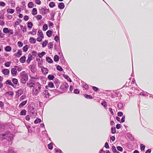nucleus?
<instances>
[{
	"mask_svg": "<svg viewBox=\"0 0 153 153\" xmlns=\"http://www.w3.org/2000/svg\"><path fill=\"white\" fill-rule=\"evenodd\" d=\"M48 43V41L47 40H45L43 42L42 45V47L43 48L45 47Z\"/></svg>",
	"mask_w": 153,
	"mask_h": 153,
	"instance_id": "43",
	"label": "nucleus"
},
{
	"mask_svg": "<svg viewBox=\"0 0 153 153\" xmlns=\"http://www.w3.org/2000/svg\"><path fill=\"white\" fill-rule=\"evenodd\" d=\"M6 137V133L1 134L0 135V140H2L4 139H5Z\"/></svg>",
	"mask_w": 153,
	"mask_h": 153,
	"instance_id": "16",
	"label": "nucleus"
},
{
	"mask_svg": "<svg viewBox=\"0 0 153 153\" xmlns=\"http://www.w3.org/2000/svg\"><path fill=\"white\" fill-rule=\"evenodd\" d=\"M63 76L64 78L67 79L70 82H72L71 80L68 76L64 74L63 75Z\"/></svg>",
	"mask_w": 153,
	"mask_h": 153,
	"instance_id": "30",
	"label": "nucleus"
},
{
	"mask_svg": "<svg viewBox=\"0 0 153 153\" xmlns=\"http://www.w3.org/2000/svg\"><path fill=\"white\" fill-rule=\"evenodd\" d=\"M4 50L7 52H10L11 50V48L10 46H7L5 48Z\"/></svg>",
	"mask_w": 153,
	"mask_h": 153,
	"instance_id": "20",
	"label": "nucleus"
},
{
	"mask_svg": "<svg viewBox=\"0 0 153 153\" xmlns=\"http://www.w3.org/2000/svg\"><path fill=\"white\" fill-rule=\"evenodd\" d=\"M22 51L21 50H18L17 52L15 53L14 55L17 56L18 57H20L22 55Z\"/></svg>",
	"mask_w": 153,
	"mask_h": 153,
	"instance_id": "10",
	"label": "nucleus"
},
{
	"mask_svg": "<svg viewBox=\"0 0 153 153\" xmlns=\"http://www.w3.org/2000/svg\"><path fill=\"white\" fill-rule=\"evenodd\" d=\"M69 85L67 83L64 82L60 86V88L63 91H67Z\"/></svg>",
	"mask_w": 153,
	"mask_h": 153,
	"instance_id": "6",
	"label": "nucleus"
},
{
	"mask_svg": "<svg viewBox=\"0 0 153 153\" xmlns=\"http://www.w3.org/2000/svg\"><path fill=\"white\" fill-rule=\"evenodd\" d=\"M11 74L13 76H15L17 74V71L14 67L11 69Z\"/></svg>",
	"mask_w": 153,
	"mask_h": 153,
	"instance_id": "8",
	"label": "nucleus"
},
{
	"mask_svg": "<svg viewBox=\"0 0 153 153\" xmlns=\"http://www.w3.org/2000/svg\"><path fill=\"white\" fill-rule=\"evenodd\" d=\"M37 10L36 8H33V9L32 13L33 15H35L37 14Z\"/></svg>",
	"mask_w": 153,
	"mask_h": 153,
	"instance_id": "27",
	"label": "nucleus"
},
{
	"mask_svg": "<svg viewBox=\"0 0 153 153\" xmlns=\"http://www.w3.org/2000/svg\"><path fill=\"white\" fill-rule=\"evenodd\" d=\"M14 152L13 149L11 148H9L8 150L7 153H14Z\"/></svg>",
	"mask_w": 153,
	"mask_h": 153,
	"instance_id": "50",
	"label": "nucleus"
},
{
	"mask_svg": "<svg viewBox=\"0 0 153 153\" xmlns=\"http://www.w3.org/2000/svg\"><path fill=\"white\" fill-rule=\"evenodd\" d=\"M36 60L38 62V66L39 67H41L42 63V59H41L40 58H37Z\"/></svg>",
	"mask_w": 153,
	"mask_h": 153,
	"instance_id": "13",
	"label": "nucleus"
},
{
	"mask_svg": "<svg viewBox=\"0 0 153 153\" xmlns=\"http://www.w3.org/2000/svg\"><path fill=\"white\" fill-rule=\"evenodd\" d=\"M19 77L23 84L25 83L28 80V76L25 71H22L20 73Z\"/></svg>",
	"mask_w": 153,
	"mask_h": 153,
	"instance_id": "2",
	"label": "nucleus"
},
{
	"mask_svg": "<svg viewBox=\"0 0 153 153\" xmlns=\"http://www.w3.org/2000/svg\"><path fill=\"white\" fill-rule=\"evenodd\" d=\"M10 62H7L5 64V65L7 67H9L10 66Z\"/></svg>",
	"mask_w": 153,
	"mask_h": 153,
	"instance_id": "60",
	"label": "nucleus"
},
{
	"mask_svg": "<svg viewBox=\"0 0 153 153\" xmlns=\"http://www.w3.org/2000/svg\"><path fill=\"white\" fill-rule=\"evenodd\" d=\"M14 68H15L16 71H20L22 70V68L19 67L15 66Z\"/></svg>",
	"mask_w": 153,
	"mask_h": 153,
	"instance_id": "39",
	"label": "nucleus"
},
{
	"mask_svg": "<svg viewBox=\"0 0 153 153\" xmlns=\"http://www.w3.org/2000/svg\"><path fill=\"white\" fill-rule=\"evenodd\" d=\"M28 7L29 8H32L34 7L33 3L32 2H30L28 4Z\"/></svg>",
	"mask_w": 153,
	"mask_h": 153,
	"instance_id": "29",
	"label": "nucleus"
},
{
	"mask_svg": "<svg viewBox=\"0 0 153 153\" xmlns=\"http://www.w3.org/2000/svg\"><path fill=\"white\" fill-rule=\"evenodd\" d=\"M26 57L25 56H22L20 59L19 61L22 63L25 62L26 60Z\"/></svg>",
	"mask_w": 153,
	"mask_h": 153,
	"instance_id": "12",
	"label": "nucleus"
},
{
	"mask_svg": "<svg viewBox=\"0 0 153 153\" xmlns=\"http://www.w3.org/2000/svg\"><path fill=\"white\" fill-rule=\"evenodd\" d=\"M35 3L38 5H40L41 4V2L40 0H35Z\"/></svg>",
	"mask_w": 153,
	"mask_h": 153,
	"instance_id": "63",
	"label": "nucleus"
},
{
	"mask_svg": "<svg viewBox=\"0 0 153 153\" xmlns=\"http://www.w3.org/2000/svg\"><path fill=\"white\" fill-rule=\"evenodd\" d=\"M38 35L39 36L41 37H42V38H44L43 34L42 31L41 30H39L38 31Z\"/></svg>",
	"mask_w": 153,
	"mask_h": 153,
	"instance_id": "24",
	"label": "nucleus"
},
{
	"mask_svg": "<svg viewBox=\"0 0 153 153\" xmlns=\"http://www.w3.org/2000/svg\"><path fill=\"white\" fill-rule=\"evenodd\" d=\"M118 107L120 109H121L123 107V104L122 103H120L118 104Z\"/></svg>",
	"mask_w": 153,
	"mask_h": 153,
	"instance_id": "41",
	"label": "nucleus"
},
{
	"mask_svg": "<svg viewBox=\"0 0 153 153\" xmlns=\"http://www.w3.org/2000/svg\"><path fill=\"white\" fill-rule=\"evenodd\" d=\"M2 73L4 75H8L10 73L9 70L7 69H4L2 70Z\"/></svg>",
	"mask_w": 153,
	"mask_h": 153,
	"instance_id": "9",
	"label": "nucleus"
},
{
	"mask_svg": "<svg viewBox=\"0 0 153 153\" xmlns=\"http://www.w3.org/2000/svg\"><path fill=\"white\" fill-rule=\"evenodd\" d=\"M41 121V120L40 119H37L34 121V123L35 124H37L39 123H40Z\"/></svg>",
	"mask_w": 153,
	"mask_h": 153,
	"instance_id": "49",
	"label": "nucleus"
},
{
	"mask_svg": "<svg viewBox=\"0 0 153 153\" xmlns=\"http://www.w3.org/2000/svg\"><path fill=\"white\" fill-rule=\"evenodd\" d=\"M17 44H18V46L20 48H21L23 46V43L21 42H20V41L18 42Z\"/></svg>",
	"mask_w": 153,
	"mask_h": 153,
	"instance_id": "52",
	"label": "nucleus"
},
{
	"mask_svg": "<svg viewBox=\"0 0 153 153\" xmlns=\"http://www.w3.org/2000/svg\"><path fill=\"white\" fill-rule=\"evenodd\" d=\"M22 22V20L20 19H19L18 21H16L15 23V24L13 25L14 27H16L17 25H19Z\"/></svg>",
	"mask_w": 153,
	"mask_h": 153,
	"instance_id": "14",
	"label": "nucleus"
},
{
	"mask_svg": "<svg viewBox=\"0 0 153 153\" xmlns=\"http://www.w3.org/2000/svg\"><path fill=\"white\" fill-rule=\"evenodd\" d=\"M49 10L47 9L45 7L42 8L40 11V13L43 15H45V14L48 13H49Z\"/></svg>",
	"mask_w": 153,
	"mask_h": 153,
	"instance_id": "4",
	"label": "nucleus"
},
{
	"mask_svg": "<svg viewBox=\"0 0 153 153\" xmlns=\"http://www.w3.org/2000/svg\"><path fill=\"white\" fill-rule=\"evenodd\" d=\"M33 88L34 89L32 91L33 94L35 96L37 95L40 92L41 85L39 82H37L34 84Z\"/></svg>",
	"mask_w": 153,
	"mask_h": 153,
	"instance_id": "1",
	"label": "nucleus"
},
{
	"mask_svg": "<svg viewBox=\"0 0 153 153\" xmlns=\"http://www.w3.org/2000/svg\"><path fill=\"white\" fill-rule=\"evenodd\" d=\"M56 69L58 70L59 71H62L63 70V69L59 65H58L57 66Z\"/></svg>",
	"mask_w": 153,
	"mask_h": 153,
	"instance_id": "47",
	"label": "nucleus"
},
{
	"mask_svg": "<svg viewBox=\"0 0 153 153\" xmlns=\"http://www.w3.org/2000/svg\"><path fill=\"white\" fill-rule=\"evenodd\" d=\"M36 41V40L33 38L31 37L29 39V42L31 43L34 44Z\"/></svg>",
	"mask_w": 153,
	"mask_h": 153,
	"instance_id": "19",
	"label": "nucleus"
},
{
	"mask_svg": "<svg viewBox=\"0 0 153 153\" xmlns=\"http://www.w3.org/2000/svg\"><path fill=\"white\" fill-rule=\"evenodd\" d=\"M140 146L141 150L142 151H144L145 147V146L143 144H141L140 145Z\"/></svg>",
	"mask_w": 153,
	"mask_h": 153,
	"instance_id": "48",
	"label": "nucleus"
},
{
	"mask_svg": "<svg viewBox=\"0 0 153 153\" xmlns=\"http://www.w3.org/2000/svg\"><path fill=\"white\" fill-rule=\"evenodd\" d=\"M34 58L33 57L31 53H29L28 56V58L27 60V62L28 64L30 63V61L33 59Z\"/></svg>",
	"mask_w": 153,
	"mask_h": 153,
	"instance_id": "7",
	"label": "nucleus"
},
{
	"mask_svg": "<svg viewBox=\"0 0 153 153\" xmlns=\"http://www.w3.org/2000/svg\"><path fill=\"white\" fill-rule=\"evenodd\" d=\"M12 81L13 83L15 85H16L18 82V80L16 78H13L12 79Z\"/></svg>",
	"mask_w": 153,
	"mask_h": 153,
	"instance_id": "37",
	"label": "nucleus"
},
{
	"mask_svg": "<svg viewBox=\"0 0 153 153\" xmlns=\"http://www.w3.org/2000/svg\"><path fill=\"white\" fill-rule=\"evenodd\" d=\"M61 62L62 64L65 65H66V62H65V59L63 58L61 60Z\"/></svg>",
	"mask_w": 153,
	"mask_h": 153,
	"instance_id": "64",
	"label": "nucleus"
},
{
	"mask_svg": "<svg viewBox=\"0 0 153 153\" xmlns=\"http://www.w3.org/2000/svg\"><path fill=\"white\" fill-rule=\"evenodd\" d=\"M28 48V46L26 45L23 47V51L24 52H26L27 51Z\"/></svg>",
	"mask_w": 153,
	"mask_h": 153,
	"instance_id": "32",
	"label": "nucleus"
},
{
	"mask_svg": "<svg viewBox=\"0 0 153 153\" xmlns=\"http://www.w3.org/2000/svg\"><path fill=\"white\" fill-rule=\"evenodd\" d=\"M112 151L114 153L115 152L117 151L115 147L114 146H113L112 147Z\"/></svg>",
	"mask_w": 153,
	"mask_h": 153,
	"instance_id": "54",
	"label": "nucleus"
},
{
	"mask_svg": "<svg viewBox=\"0 0 153 153\" xmlns=\"http://www.w3.org/2000/svg\"><path fill=\"white\" fill-rule=\"evenodd\" d=\"M54 40L57 42L58 41H59V36H56L54 38Z\"/></svg>",
	"mask_w": 153,
	"mask_h": 153,
	"instance_id": "53",
	"label": "nucleus"
},
{
	"mask_svg": "<svg viewBox=\"0 0 153 153\" xmlns=\"http://www.w3.org/2000/svg\"><path fill=\"white\" fill-rule=\"evenodd\" d=\"M3 32L5 33H8L10 32V30H9L6 27L4 28L3 29Z\"/></svg>",
	"mask_w": 153,
	"mask_h": 153,
	"instance_id": "26",
	"label": "nucleus"
},
{
	"mask_svg": "<svg viewBox=\"0 0 153 153\" xmlns=\"http://www.w3.org/2000/svg\"><path fill=\"white\" fill-rule=\"evenodd\" d=\"M46 60L47 62L49 63H52L53 62L52 60L49 57H46Z\"/></svg>",
	"mask_w": 153,
	"mask_h": 153,
	"instance_id": "25",
	"label": "nucleus"
},
{
	"mask_svg": "<svg viewBox=\"0 0 153 153\" xmlns=\"http://www.w3.org/2000/svg\"><path fill=\"white\" fill-rule=\"evenodd\" d=\"M48 86L50 88H52L53 87V84L52 82H50L48 84Z\"/></svg>",
	"mask_w": 153,
	"mask_h": 153,
	"instance_id": "62",
	"label": "nucleus"
},
{
	"mask_svg": "<svg viewBox=\"0 0 153 153\" xmlns=\"http://www.w3.org/2000/svg\"><path fill=\"white\" fill-rule=\"evenodd\" d=\"M65 7V5L62 2L59 3L58 5V8L60 9H63Z\"/></svg>",
	"mask_w": 153,
	"mask_h": 153,
	"instance_id": "11",
	"label": "nucleus"
},
{
	"mask_svg": "<svg viewBox=\"0 0 153 153\" xmlns=\"http://www.w3.org/2000/svg\"><path fill=\"white\" fill-rule=\"evenodd\" d=\"M54 61L55 62H57L59 60V57L58 55H55L54 56Z\"/></svg>",
	"mask_w": 153,
	"mask_h": 153,
	"instance_id": "45",
	"label": "nucleus"
},
{
	"mask_svg": "<svg viewBox=\"0 0 153 153\" xmlns=\"http://www.w3.org/2000/svg\"><path fill=\"white\" fill-rule=\"evenodd\" d=\"M84 97L85 98L87 99H92L93 98L91 96L88 94H85L84 95Z\"/></svg>",
	"mask_w": 153,
	"mask_h": 153,
	"instance_id": "36",
	"label": "nucleus"
},
{
	"mask_svg": "<svg viewBox=\"0 0 153 153\" xmlns=\"http://www.w3.org/2000/svg\"><path fill=\"white\" fill-rule=\"evenodd\" d=\"M48 29V26L46 24H45L43 26V30L45 31Z\"/></svg>",
	"mask_w": 153,
	"mask_h": 153,
	"instance_id": "42",
	"label": "nucleus"
},
{
	"mask_svg": "<svg viewBox=\"0 0 153 153\" xmlns=\"http://www.w3.org/2000/svg\"><path fill=\"white\" fill-rule=\"evenodd\" d=\"M49 6L51 8H53L55 6V4L53 2H50L49 4Z\"/></svg>",
	"mask_w": 153,
	"mask_h": 153,
	"instance_id": "34",
	"label": "nucleus"
},
{
	"mask_svg": "<svg viewBox=\"0 0 153 153\" xmlns=\"http://www.w3.org/2000/svg\"><path fill=\"white\" fill-rule=\"evenodd\" d=\"M111 133L112 134H114L116 133V128L115 127L111 128Z\"/></svg>",
	"mask_w": 153,
	"mask_h": 153,
	"instance_id": "55",
	"label": "nucleus"
},
{
	"mask_svg": "<svg viewBox=\"0 0 153 153\" xmlns=\"http://www.w3.org/2000/svg\"><path fill=\"white\" fill-rule=\"evenodd\" d=\"M42 16L40 15H38L37 16V19L38 20H40L42 19Z\"/></svg>",
	"mask_w": 153,
	"mask_h": 153,
	"instance_id": "58",
	"label": "nucleus"
},
{
	"mask_svg": "<svg viewBox=\"0 0 153 153\" xmlns=\"http://www.w3.org/2000/svg\"><path fill=\"white\" fill-rule=\"evenodd\" d=\"M48 149H52L53 148V143H51L48 145Z\"/></svg>",
	"mask_w": 153,
	"mask_h": 153,
	"instance_id": "44",
	"label": "nucleus"
},
{
	"mask_svg": "<svg viewBox=\"0 0 153 153\" xmlns=\"http://www.w3.org/2000/svg\"><path fill=\"white\" fill-rule=\"evenodd\" d=\"M34 84H33L32 81L30 82H27V85L29 86L31 88L34 87Z\"/></svg>",
	"mask_w": 153,
	"mask_h": 153,
	"instance_id": "15",
	"label": "nucleus"
},
{
	"mask_svg": "<svg viewBox=\"0 0 153 153\" xmlns=\"http://www.w3.org/2000/svg\"><path fill=\"white\" fill-rule=\"evenodd\" d=\"M23 90L22 89H20L18 91L16 92V94L19 96L21 95L23 93Z\"/></svg>",
	"mask_w": 153,
	"mask_h": 153,
	"instance_id": "31",
	"label": "nucleus"
},
{
	"mask_svg": "<svg viewBox=\"0 0 153 153\" xmlns=\"http://www.w3.org/2000/svg\"><path fill=\"white\" fill-rule=\"evenodd\" d=\"M5 94H8L9 95L11 96H13L14 94L13 91H8L5 93Z\"/></svg>",
	"mask_w": 153,
	"mask_h": 153,
	"instance_id": "61",
	"label": "nucleus"
},
{
	"mask_svg": "<svg viewBox=\"0 0 153 153\" xmlns=\"http://www.w3.org/2000/svg\"><path fill=\"white\" fill-rule=\"evenodd\" d=\"M83 87L85 89H87L88 88V85L86 83H84L83 85Z\"/></svg>",
	"mask_w": 153,
	"mask_h": 153,
	"instance_id": "56",
	"label": "nucleus"
},
{
	"mask_svg": "<svg viewBox=\"0 0 153 153\" xmlns=\"http://www.w3.org/2000/svg\"><path fill=\"white\" fill-rule=\"evenodd\" d=\"M117 149L120 152H122L123 150V148L120 146H118L117 147Z\"/></svg>",
	"mask_w": 153,
	"mask_h": 153,
	"instance_id": "59",
	"label": "nucleus"
},
{
	"mask_svg": "<svg viewBox=\"0 0 153 153\" xmlns=\"http://www.w3.org/2000/svg\"><path fill=\"white\" fill-rule=\"evenodd\" d=\"M52 32L51 30H48L46 32V35L48 37H50L52 35Z\"/></svg>",
	"mask_w": 153,
	"mask_h": 153,
	"instance_id": "22",
	"label": "nucleus"
},
{
	"mask_svg": "<svg viewBox=\"0 0 153 153\" xmlns=\"http://www.w3.org/2000/svg\"><path fill=\"white\" fill-rule=\"evenodd\" d=\"M31 34L33 35H36V29H33L32 31H31Z\"/></svg>",
	"mask_w": 153,
	"mask_h": 153,
	"instance_id": "57",
	"label": "nucleus"
},
{
	"mask_svg": "<svg viewBox=\"0 0 153 153\" xmlns=\"http://www.w3.org/2000/svg\"><path fill=\"white\" fill-rule=\"evenodd\" d=\"M14 12V10L12 9L9 8L7 10V12L8 13H13Z\"/></svg>",
	"mask_w": 153,
	"mask_h": 153,
	"instance_id": "33",
	"label": "nucleus"
},
{
	"mask_svg": "<svg viewBox=\"0 0 153 153\" xmlns=\"http://www.w3.org/2000/svg\"><path fill=\"white\" fill-rule=\"evenodd\" d=\"M20 27H21L22 30L23 32L26 31V28L25 26L23 27L22 25H21Z\"/></svg>",
	"mask_w": 153,
	"mask_h": 153,
	"instance_id": "46",
	"label": "nucleus"
},
{
	"mask_svg": "<svg viewBox=\"0 0 153 153\" xmlns=\"http://www.w3.org/2000/svg\"><path fill=\"white\" fill-rule=\"evenodd\" d=\"M33 24L32 22H29L27 24V27L28 28H31L33 27Z\"/></svg>",
	"mask_w": 153,
	"mask_h": 153,
	"instance_id": "38",
	"label": "nucleus"
},
{
	"mask_svg": "<svg viewBox=\"0 0 153 153\" xmlns=\"http://www.w3.org/2000/svg\"><path fill=\"white\" fill-rule=\"evenodd\" d=\"M101 105L103 106L105 108H106L107 107L106 102L105 101H104L101 103Z\"/></svg>",
	"mask_w": 153,
	"mask_h": 153,
	"instance_id": "51",
	"label": "nucleus"
},
{
	"mask_svg": "<svg viewBox=\"0 0 153 153\" xmlns=\"http://www.w3.org/2000/svg\"><path fill=\"white\" fill-rule=\"evenodd\" d=\"M42 96L45 98L48 99L50 96V94L48 90H45L42 93Z\"/></svg>",
	"mask_w": 153,
	"mask_h": 153,
	"instance_id": "3",
	"label": "nucleus"
},
{
	"mask_svg": "<svg viewBox=\"0 0 153 153\" xmlns=\"http://www.w3.org/2000/svg\"><path fill=\"white\" fill-rule=\"evenodd\" d=\"M46 54V53L44 51H42L41 53H38V55L39 57L41 58L44 55Z\"/></svg>",
	"mask_w": 153,
	"mask_h": 153,
	"instance_id": "23",
	"label": "nucleus"
},
{
	"mask_svg": "<svg viewBox=\"0 0 153 153\" xmlns=\"http://www.w3.org/2000/svg\"><path fill=\"white\" fill-rule=\"evenodd\" d=\"M5 83L7 85H10L13 87L14 86L13 84V83L11 82V80H7L5 82Z\"/></svg>",
	"mask_w": 153,
	"mask_h": 153,
	"instance_id": "18",
	"label": "nucleus"
},
{
	"mask_svg": "<svg viewBox=\"0 0 153 153\" xmlns=\"http://www.w3.org/2000/svg\"><path fill=\"white\" fill-rule=\"evenodd\" d=\"M54 78V76L53 75L50 74L48 76V78L50 80H53Z\"/></svg>",
	"mask_w": 153,
	"mask_h": 153,
	"instance_id": "28",
	"label": "nucleus"
},
{
	"mask_svg": "<svg viewBox=\"0 0 153 153\" xmlns=\"http://www.w3.org/2000/svg\"><path fill=\"white\" fill-rule=\"evenodd\" d=\"M42 71L43 74H47L48 73V70L47 68H43L42 69Z\"/></svg>",
	"mask_w": 153,
	"mask_h": 153,
	"instance_id": "17",
	"label": "nucleus"
},
{
	"mask_svg": "<svg viewBox=\"0 0 153 153\" xmlns=\"http://www.w3.org/2000/svg\"><path fill=\"white\" fill-rule=\"evenodd\" d=\"M27 102V101H24L22 102L19 105V107L20 108L22 107L24 105H25Z\"/></svg>",
	"mask_w": 153,
	"mask_h": 153,
	"instance_id": "21",
	"label": "nucleus"
},
{
	"mask_svg": "<svg viewBox=\"0 0 153 153\" xmlns=\"http://www.w3.org/2000/svg\"><path fill=\"white\" fill-rule=\"evenodd\" d=\"M6 139L8 140H11L13 138V136L12 134H10V132L6 133Z\"/></svg>",
	"mask_w": 153,
	"mask_h": 153,
	"instance_id": "5",
	"label": "nucleus"
},
{
	"mask_svg": "<svg viewBox=\"0 0 153 153\" xmlns=\"http://www.w3.org/2000/svg\"><path fill=\"white\" fill-rule=\"evenodd\" d=\"M53 43L52 42H49L48 44V48L49 49H52L53 48Z\"/></svg>",
	"mask_w": 153,
	"mask_h": 153,
	"instance_id": "35",
	"label": "nucleus"
},
{
	"mask_svg": "<svg viewBox=\"0 0 153 153\" xmlns=\"http://www.w3.org/2000/svg\"><path fill=\"white\" fill-rule=\"evenodd\" d=\"M26 111L25 110H23L21 111L20 114L21 115H25L26 114Z\"/></svg>",
	"mask_w": 153,
	"mask_h": 153,
	"instance_id": "40",
	"label": "nucleus"
}]
</instances>
